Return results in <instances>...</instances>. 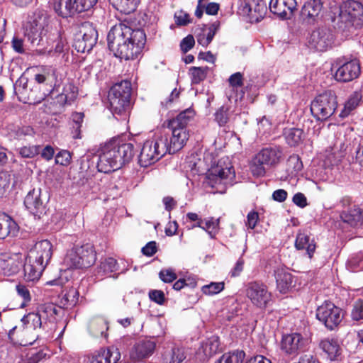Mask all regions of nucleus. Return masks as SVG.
<instances>
[{"mask_svg": "<svg viewBox=\"0 0 363 363\" xmlns=\"http://www.w3.org/2000/svg\"><path fill=\"white\" fill-rule=\"evenodd\" d=\"M108 48L116 57L129 60L136 58L146 42L145 33L123 23L113 26L107 35Z\"/></svg>", "mask_w": 363, "mask_h": 363, "instance_id": "obj_1", "label": "nucleus"}, {"mask_svg": "<svg viewBox=\"0 0 363 363\" xmlns=\"http://www.w3.org/2000/svg\"><path fill=\"white\" fill-rule=\"evenodd\" d=\"M134 155V145L120 139H113L105 143L100 149L97 169L108 174L121 169L128 163Z\"/></svg>", "mask_w": 363, "mask_h": 363, "instance_id": "obj_2", "label": "nucleus"}, {"mask_svg": "<svg viewBox=\"0 0 363 363\" xmlns=\"http://www.w3.org/2000/svg\"><path fill=\"white\" fill-rule=\"evenodd\" d=\"M206 174V183L212 188L221 187L220 191L235 183V169L228 158L219 160L216 165L208 169Z\"/></svg>", "mask_w": 363, "mask_h": 363, "instance_id": "obj_3", "label": "nucleus"}, {"mask_svg": "<svg viewBox=\"0 0 363 363\" xmlns=\"http://www.w3.org/2000/svg\"><path fill=\"white\" fill-rule=\"evenodd\" d=\"M167 135L160 133L155 135L152 139L147 140L143 145L139 155V163L140 166L147 167L150 166L167 153Z\"/></svg>", "mask_w": 363, "mask_h": 363, "instance_id": "obj_4", "label": "nucleus"}, {"mask_svg": "<svg viewBox=\"0 0 363 363\" xmlns=\"http://www.w3.org/2000/svg\"><path fill=\"white\" fill-rule=\"evenodd\" d=\"M130 82L122 81L112 86L108 92V99L110 111L114 116H122L128 111L130 107Z\"/></svg>", "mask_w": 363, "mask_h": 363, "instance_id": "obj_5", "label": "nucleus"}, {"mask_svg": "<svg viewBox=\"0 0 363 363\" xmlns=\"http://www.w3.org/2000/svg\"><path fill=\"white\" fill-rule=\"evenodd\" d=\"M96 260V253L91 244L74 246L69 250L64 262L69 269H85L92 266Z\"/></svg>", "mask_w": 363, "mask_h": 363, "instance_id": "obj_6", "label": "nucleus"}, {"mask_svg": "<svg viewBox=\"0 0 363 363\" xmlns=\"http://www.w3.org/2000/svg\"><path fill=\"white\" fill-rule=\"evenodd\" d=\"M282 157L279 147H269L262 149L252 159L250 169L255 177H263L266 170L277 165Z\"/></svg>", "mask_w": 363, "mask_h": 363, "instance_id": "obj_7", "label": "nucleus"}, {"mask_svg": "<svg viewBox=\"0 0 363 363\" xmlns=\"http://www.w3.org/2000/svg\"><path fill=\"white\" fill-rule=\"evenodd\" d=\"M337 107V96L332 91L318 95L311 104V111L318 121H325L333 115Z\"/></svg>", "mask_w": 363, "mask_h": 363, "instance_id": "obj_8", "label": "nucleus"}, {"mask_svg": "<svg viewBox=\"0 0 363 363\" xmlns=\"http://www.w3.org/2000/svg\"><path fill=\"white\" fill-rule=\"evenodd\" d=\"M246 296L256 308L263 310L272 303V294L268 286L260 281L249 282L245 289Z\"/></svg>", "mask_w": 363, "mask_h": 363, "instance_id": "obj_9", "label": "nucleus"}, {"mask_svg": "<svg viewBox=\"0 0 363 363\" xmlns=\"http://www.w3.org/2000/svg\"><path fill=\"white\" fill-rule=\"evenodd\" d=\"M342 311L330 301H325L318 307L316 318L328 330H334L342 320Z\"/></svg>", "mask_w": 363, "mask_h": 363, "instance_id": "obj_10", "label": "nucleus"}, {"mask_svg": "<svg viewBox=\"0 0 363 363\" xmlns=\"http://www.w3.org/2000/svg\"><path fill=\"white\" fill-rule=\"evenodd\" d=\"M98 33L93 24L86 21L81 24L74 43L78 52H90L97 41Z\"/></svg>", "mask_w": 363, "mask_h": 363, "instance_id": "obj_11", "label": "nucleus"}, {"mask_svg": "<svg viewBox=\"0 0 363 363\" xmlns=\"http://www.w3.org/2000/svg\"><path fill=\"white\" fill-rule=\"evenodd\" d=\"M308 345V340L298 333L284 335L281 340V350L291 356H296L304 351Z\"/></svg>", "mask_w": 363, "mask_h": 363, "instance_id": "obj_12", "label": "nucleus"}, {"mask_svg": "<svg viewBox=\"0 0 363 363\" xmlns=\"http://www.w3.org/2000/svg\"><path fill=\"white\" fill-rule=\"evenodd\" d=\"M334 35L330 29L320 28L311 32L308 39V46L317 51L323 52L332 47Z\"/></svg>", "mask_w": 363, "mask_h": 363, "instance_id": "obj_13", "label": "nucleus"}, {"mask_svg": "<svg viewBox=\"0 0 363 363\" xmlns=\"http://www.w3.org/2000/svg\"><path fill=\"white\" fill-rule=\"evenodd\" d=\"M53 252V246L48 240H43L35 243L28 254V260L30 262L39 263L47 267L49 264Z\"/></svg>", "mask_w": 363, "mask_h": 363, "instance_id": "obj_14", "label": "nucleus"}, {"mask_svg": "<svg viewBox=\"0 0 363 363\" xmlns=\"http://www.w3.org/2000/svg\"><path fill=\"white\" fill-rule=\"evenodd\" d=\"M9 338L11 342L21 346L32 345L38 338L36 330L30 328L22 325L18 328L14 326L8 333Z\"/></svg>", "mask_w": 363, "mask_h": 363, "instance_id": "obj_15", "label": "nucleus"}, {"mask_svg": "<svg viewBox=\"0 0 363 363\" xmlns=\"http://www.w3.org/2000/svg\"><path fill=\"white\" fill-rule=\"evenodd\" d=\"M167 128L172 132V136L167 135V149L169 154H174L180 150L189 139L187 128L174 127L172 123H167Z\"/></svg>", "mask_w": 363, "mask_h": 363, "instance_id": "obj_16", "label": "nucleus"}, {"mask_svg": "<svg viewBox=\"0 0 363 363\" xmlns=\"http://www.w3.org/2000/svg\"><path fill=\"white\" fill-rule=\"evenodd\" d=\"M240 10L248 16L251 21L259 22L266 13L267 5L264 0H242Z\"/></svg>", "mask_w": 363, "mask_h": 363, "instance_id": "obj_17", "label": "nucleus"}, {"mask_svg": "<svg viewBox=\"0 0 363 363\" xmlns=\"http://www.w3.org/2000/svg\"><path fill=\"white\" fill-rule=\"evenodd\" d=\"M348 21L355 28L363 26V0H347L343 6Z\"/></svg>", "mask_w": 363, "mask_h": 363, "instance_id": "obj_18", "label": "nucleus"}, {"mask_svg": "<svg viewBox=\"0 0 363 363\" xmlns=\"http://www.w3.org/2000/svg\"><path fill=\"white\" fill-rule=\"evenodd\" d=\"M360 65L357 60H352L340 65L335 73V79L340 82H348L360 74Z\"/></svg>", "mask_w": 363, "mask_h": 363, "instance_id": "obj_19", "label": "nucleus"}, {"mask_svg": "<svg viewBox=\"0 0 363 363\" xmlns=\"http://www.w3.org/2000/svg\"><path fill=\"white\" fill-rule=\"evenodd\" d=\"M22 266L21 256L19 254H0V274L11 276L18 272Z\"/></svg>", "mask_w": 363, "mask_h": 363, "instance_id": "obj_20", "label": "nucleus"}, {"mask_svg": "<svg viewBox=\"0 0 363 363\" xmlns=\"http://www.w3.org/2000/svg\"><path fill=\"white\" fill-rule=\"evenodd\" d=\"M60 85L55 84L53 89L50 91L52 96H54L55 94H57L56 99L60 105L64 106L70 104L76 99L78 94V89L72 82H67L64 83L62 91H60Z\"/></svg>", "mask_w": 363, "mask_h": 363, "instance_id": "obj_21", "label": "nucleus"}, {"mask_svg": "<svg viewBox=\"0 0 363 363\" xmlns=\"http://www.w3.org/2000/svg\"><path fill=\"white\" fill-rule=\"evenodd\" d=\"M156 342L152 340L143 339L138 341L130 351V358L139 362L150 357L155 352Z\"/></svg>", "mask_w": 363, "mask_h": 363, "instance_id": "obj_22", "label": "nucleus"}, {"mask_svg": "<svg viewBox=\"0 0 363 363\" xmlns=\"http://www.w3.org/2000/svg\"><path fill=\"white\" fill-rule=\"evenodd\" d=\"M24 205L26 208L34 216L40 217L45 212V206L41 198L40 189H33L30 191L25 197Z\"/></svg>", "mask_w": 363, "mask_h": 363, "instance_id": "obj_23", "label": "nucleus"}, {"mask_svg": "<svg viewBox=\"0 0 363 363\" xmlns=\"http://www.w3.org/2000/svg\"><path fill=\"white\" fill-rule=\"evenodd\" d=\"M296 6V0H271L269 9L274 14L286 18L293 13Z\"/></svg>", "mask_w": 363, "mask_h": 363, "instance_id": "obj_24", "label": "nucleus"}, {"mask_svg": "<svg viewBox=\"0 0 363 363\" xmlns=\"http://www.w3.org/2000/svg\"><path fill=\"white\" fill-rule=\"evenodd\" d=\"M121 358V353L114 347L101 349L89 357V363H117Z\"/></svg>", "mask_w": 363, "mask_h": 363, "instance_id": "obj_25", "label": "nucleus"}, {"mask_svg": "<svg viewBox=\"0 0 363 363\" xmlns=\"http://www.w3.org/2000/svg\"><path fill=\"white\" fill-rule=\"evenodd\" d=\"M219 28L220 22L218 21L208 25H203L196 34L197 43L206 48L211 43Z\"/></svg>", "mask_w": 363, "mask_h": 363, "instance_id": "obj_26", "label": "nucleus"}, {"mask_svg": "<svg viewBox=\"0 0 363 363\" xmlns=\"http://www.w3.org/2000/svg\"><path fill=\"white\" fill-rule=\"evenodd\" d=\"M45 30L43 26L37 21L30 22L26 26L25 38L31 44L32 46L40 45L45 35Z\"/></svg>", "mask_w": 363, "mask_h": 363, "instance_id": "obj_27", "label": "nucleus"}, {"mask_svg": "<svg viewBox=\"0 0 363 363\" xmlns=\"http://www.w3.org/2000/svg\"><path fill=\"white\" fill-rule=\"evenodd\" d=\"M184 167L186 172H190L193 175L203 174L207 170L204 160L201 158V155L198 153H192L188 155L185 159Z\"/></svg>", "mask_w": 363, "mask_h": 363, "instance_id": "obj_28", "label": "nucleus"}, {"mask_svg": "<svg viewBox=\"0 0 363 363\" xmlns=\"http://www.w3.org/2000/svg\"><path fill=\"white\" fill-rule=\"evenodd\" d=\"M295 247L298 250H306L308 258L311 259L316 249V242L306 232H298L295 240Z\"/></svg>", "mask_w": 363, "mask_h": 363, "instance_id": "obj_29", "label": "nucleus"}, {"mask_svg": "<svg viewBox=\"0 0 363 363\" xmlns=\"http://www.w3.org/2000/svg\"><path fill=\"white\" fill-rule=\"evenodd\" d=\"M340 217L343 222L352 227H359L363 224V208L354 205L342 212Z\"/></svg>", "mask_w": 363, "mask_h": 363, "instance_id": "obj_30", "label": "nucleus"}, {"mask_svg": "<svg viewBox=\"0 0 363 363\" xmlns=\"http://www.w3.org/2000/svg\"><path fill=\"white\" fill-rule=\"evenodd\" d=\"M277 288L281 294L288 292L294 285V277L292 274L285 269H278L275 271Z\"/></svg>", "mask_w": 363, "mask_h": 363, "instance_id": "obj_31", "label": "nucleus"}, {"mask_svg": "<svg viewBox=\"0 0 363 363\" xmlns=\"http://www.w3.org/2000/svg\"><path fill=\"white\" fill-rule=\"evenodd\" d=\"M320 349L328 355V357L333 361L337 359L341 354L342 349L338 340L334 338H325L320 342Z\"/></svg>", "mask_w": 363, "mask_h": 363, "instance_id": "obj_32", "label": "nucleus"}, {"mask_svg": "<svg viewBox=\"0 0 363 363\" xmlns=\"http://www.w3.org/2000/svg\"><path fill=\"white\" fill-rule=\"evenodd\" d=\"M18 231L17 223L6 213H0V239L8 235H16Z\"/></svg>", "mask_w": 363, "mask_h": 363, "instance_id": "obj_33", "label": "nucleus"}, {"mask_svg": "<svg viewBox=\"0 0 363 363\" xmlns=\"http://www.w3.org/2000/svg\"><path fill=\"white\" fill-rule=\"evenodd\" d=\"M45 269V267L43 264L29 262L28 257L27 256L23 266L25 279L28 281L38 280Z\"/></svg>", "mask_w": 363, "mask_h": 363, "instance_id": "obj_34", "label": "nucleus"}, {"mask_svg": "<svg viewBox=\"0 0 363 363\" xmlns=\"http://www.w3.org/2000/svg\"><path fill=\"white\" fill-rule=\"evenodd\" d=\"M36 311L40 315L42 320L45 321V326L48 327V322L53 323L55 320L60 309L55 304L48 303L38 306Z\"/></svg>", "mask_w": 363, "mask_h": 363, "instance_id": "obj_35", "label": "nucleus"}, {"mask_svg": "<svg viewBox=\"0 0 363 363\" xmlns=\"http://www.w3.org/2000/svg\"><path fill=\"white\" fill-rule=\"evenodd\" d=\"M54 10L62 18H67L77 12L74 0H58L54 4Z\"/></svg>", "mask_w": 363, "mask_h": 363, "instance_id": "obj_36", "label": "nucleus"}, {"mask_svg": "<svg viewBox=\"0 0 363 363\" xmlns=\"http://www.w3.org/2000/svg\"><path fill=\"white\" fill-rule=\"evenodd\" d=\"M108 329V322L103 317L94 318L89 322V330L90 333L94 337H106Z\"/></svg>", "mask_w": 363, "mask_h": 363, "instance_id": "obj_37", "label": "nucleus"}, {"mask_svg": "<svg viewBox=\"0 0 363 363\" xmlns=\"http://www.w3.org/2000/svg\"><path fill=\"white\" fill-rule=\"evenodd\" d=\"M21 322L23 325L30 328L33 330L40 328L45 330L47 328L45 321L42 320L40 315L38 314L37 311L25 315L21 318Z\"/></svg>", "mask_w": 363, "mask_h": 363, "instance_id": "obj_38", "label": "nucleus"}, {"mask_svg": "<svg viewBox=\"0 0 363 363\" xmlns=\"http://www.w3.org/2000/svg\"><path fill=\"white\" fill-rule=\"evenodd\" d=\"M194 110L189 108L182 111L176 118L169 120L168 123H172L174 127L187 128V125L194 119Z\"/></svg>", "mask_w": 363, "mask_h": 363, "instance_id": "obj_39", "label": "nucleus"}, {"mask_svg": "<svg viewBox=\"0 0 363 363\" xmlns=\"http://www.w3.org/2000/svg\"><path fill=\"white\" fill-rule=\"evenodd\" d=\"M119 269L116 259L113 257H106L101 259L99 266L97 267V275L99 277L111 276L112 272Z\"/></svg>", "mask_w": 363, "mask_h": 363, "instance_id": "obj_40", "label": "nucleus"}, {"mask_svg": "<svg viewBox=\"0 0 363 363\" xmlns=\"http://www.w3.org/2000/svg\"><path fill=\"white\" fill-rule=\"evenodd\" d=\"M343 133V144L342 148L345 147V150L349 148L351 145L354 146L358 144L359 139L357 133L354 132V128L350 125H342L340 127V133Z\"/></svg>", "mask_w": 363, "mask_h": 363, "instance_id": "obj_41", "label": "nucleus"}, {"mask_svg": "<svg viewBox=\"0 0 363 363\" xmlns=\"http://www.w3.org/2000/svg\"><path fill=\"white\" fill-rule=\"evenodd\" d=\"M362 99V94L360 91H355L353 92L345 102L344 108L340 113V116L342 118L347 116L351 111L359 106Z\"/></svg>", "mask_w": 363, "mask_h": 363, "instance_id": "obj_42", "label": "nucleus"}, {"mask_svg": "<svg viewBox=\"0 0 363 363\" xmlns=\"http://www.w3.org/2000/svg\"><path fill=\"white\" fill-rule=\"evenodd\" d=\"M322 9L320 0H309L306 2L302 8V15L308 18L314 20L318 16Z\"/></svg>", "mask_w": 363, "mask_h": 363, "instance_id": "obj_43", "label": "nucleus"}, {"mask_svg": "<svg viewBox=\"0 0 363 363\" xmlns=\"http://www.w3.org/2000/svg\"><path fill=\"white\" fill-rule=\"evenodd\" d=\"M140 3V0H113L114 7L125 14L134 12Z\"/></svg>", "mask_w": 363, "mask_h": 363, "instance_id": "obj_44", "label": "nucleus"}, {"mask_svg": "<svg viewBox=\"0 0 363 363\" xmlns=\"http://www.w3.org/2000/svg\"><path fill=\"white\" fill-rule=\"evenodd\" d=\"M79 299V292L77 289L71 287L60 298V304L63 308H72L74 306Z\"/></svg>", "mask_w": 363, "mask_h": 363, "instance_id": "obj_45", "label": "nucleus"}, {"mask_svg": "<svg viewBox=\"0 0 363 363\" xmlns=\"http://www.w3.org/2000/svg\"><path fill=\"white\" fill-rule=\"evenodd\" d=\"M284 135L290 146H296L302 141L303 132L300 128H289L285 130Z\"/></svg>", "mask_w": 363, "mask_h": 363, "instance_id": "obj_46", "label": "nucleus"}, {"mask_svg": "<svg viewBox=\"0 0 363 363\" xmlns=\"http://www.w3.org/2000/svg\"><path fill=\"white\" fill-rule=\"evenodd\" d=\"M203 353L206 357H211L219 352L220 343L219 338L213 335L209 337L202 346Z\"/></svg>", "mask_w": 363, "mask_h": 363, "instance_id": "obj_47", "label": "nucleus"}, {"mask_svg": "<svg viewBox=\"0 0 363 363\" xmlns=\"http://www.w3.org/2000/svg\"><path fill=\"white\" fill-rule=\"evenodd\" d=\"M186 358L184 350L179 347L172 348L171 352L163 356L164 363H182Z\"/></svg>", "mask_w": 363, "mask_h": 363, "instance_id": "obj_48", "label": "nucleus"}, {"mask_svg": "<svg viewBox=\"0 0 363 363\" xmlns=\"http://www.w3.org/2000/svg\"><path fill=\"white\" fill-rule=\"evenodd\" d=\"M209 68L208 67H191L189 69V75L191 83L198 84L203 81L207 75Z\"/></svg>", "mask_w": 363, "mask_h": 363, "instance_id": "obj_49", "label": "nucleus"}, {"mask_svg": "<svg viewBox=\"0 0 363 363\" xmlns=\"http://www.w3.org/2000/svg\"><path fill=\"white\" fill-rule=\"evenodd\" d=\"M245 357V353L243 351L237 350L223 354L218 363H242Z\"/></svg>", "mask_w": 363, "mask_h": 363, "instance_id": "obj_50", "label": "nucleus"}, {"mask_svg": "<svg viewBox=\"0 0 363 363\" xmlns=\"http://www.w3.org/2000/svg\"><path fill=\"white\" fill-rule=\"evenodd\" d=\"M347 268L352 272L363 269V252L352 255L347 262Z\"/></svg>", "mask_w": 363, "mask_h": 363, "instance_id": "obj_51", "label": "nucleus"}, {"mask_svg": "<svg viewBox=\"0 0 363 363\" xmlns=\"http://www.w3.org/2000/svg\"><path fill=\"white\" fill-rule=\"evenodd\" d=\"M224 288L225 283L223 281L211 282L201 287V292L207 296H213L221 292Z\"/></svg>", "mask_w": 363, "mask_h": 363, "instance_id": "obj_52", "label": "nucleus"}, {"mask_svg": "<svg viewBox=\"0 0 363 363\" xmlns=\"http://www.w3.org/2000/svg\"><path fill=\"white\" fill-rule=\"evenodd\" d=\"M229 108L226 106H220L215 113V121L219 126L225 125L229 121Z\"/></svg>", "mask_w": 363, "mask_h": 363, "instance_id": "obj_53", "label": "nucleus"}, {"mask_svg": "<svg viewBox=\"0 0 363 363\" xmlns=\"http://www.w3.org/2000/svg\"><path fill=\"white\" fill-rule=\"evenodd\" d=\"M351 318L354 321L363 322V300L358 299L353 304Z\"/></svg>", "mask_w": 363, "mask_h": 363, "instance_id": "obj_54", "label": "nucleus"}, {"mask_svg": "<svg viewBox=\"0 0 363 363\" xmlns=\"http://www.w3.org/2000/svg\"><path fill=\"white\" fill-rule=\"evenodd\" d=\"M40 148L39 145L23 146L18 148V152L22 157L32 158L40 152Z\"/></svg>", "mask_w": 363, "mask_h": 363, "instance_id": "obj_55", "label": "nucleus"}, {"mask_svg": "<svg viewBox=\"0 0 363 363\" xmlns=\"http://www.w3.org/2000/svg\"><path fill=\"white\" fill-rule=\"evenodd\" d=\"M219 220H215L213 218L203 221V230H205L211 236V238H213L217 231L218 227Z\"/></svg>", "mask_w": 363, "mask_h": 363, "instance_id": "obj_56", "label": "nucleus"}, {"mask_svg": "<svg viewBox=\"0 0 363 363\" xmlns=\"http://www.w3.org/2000/svg\"><path fill=\"white\" fill-rule=\"evenodd\" d=\"M16 289L17 294L19 296H21L23 301L21 303V308H24L27 306L28 303L30 301L31 297L29 292V290L26 286L22 284L16 285Z\"/></svg>", "mask_w": 363, "mask_h": 363, "instance_id": "obj_57", "label": "nucleus"}, {"mask_svg": "<svg viewBox=\"0 0 363 363\" xmlns=\"http://www.w3.org/2000/svg\"><path fill=\"white\" fill-rule=\"evenodd\" d=\"M160 279L165 283H171L177 279L175 271L172 268L162 269L159 273Z\"/></svg>", "mask_w": 363, "mask_h": 363, "instance_id": "obj_58", "label": "nucleus"}, {"mask_svg": "<svg viewBox=\"0 0 363 363\" xmlns=\"http://www.w3.org/2000/svg\"><path fill=\"white\" fill-rule=\"evenodd\" d=\"M73 128L75 129V133L73 136L74 138H80V128L82 123L83 122L84 113H74L72 114Z\"/></svg>", "mask_w": 363, "mask_h": 363, "instance_id": "obj_59", "label": "nucleus"}, {"mask_svg": "<svg viewBox=\"0 0 363 363\" xmlns=\"http://www.w3.org/2000/svg\"><path fill=\"white\" fill-rule=\"evenodd\" d=\"M77 12L81 13L91 9L97 2V0H74Z\"/></svg>", "mask_w": 363, "mask_h": 363, "instance_id": "obj_60", "label": "nucleus"}, {"mask_svg": "<svg viewBox=\"0 0 363 363\" xmlns=\"http://www.w3.org/2000/svg\"><path fill=\"white\" fill-rule=\"evenodd\" d=\"M71 153L67 150L60 151L55 156V162L60 165L67 166L71 162Z\"/></svg>", "mask_w": 363, "mask_h": 363, "instance_id": "obj_61", "label": "nucleus"}, {"mask_svg": "<svg viewBox=\"0 0 363 363\" xmlns=\"http://www.w3.org/2000/svg\"><path fill=\"white\" fill-rule=\"evenodd\" d=\"M148 295L151 301L159 305H163L165 302L164 294L161 290H150Z\"/></svg>", "mask_w": 363, "mask_h": 363, "instance_id": "obj_62", "label": "nucleus"}, {"mask_svg": "<svg viewBox=\"0 0 363 363\" xmlns=\"http://www.w3.org/2000/svg\"><path fill=\"white\" fill-rule=\"evenodd\" d=\"M259 220V213L257 211H251L247 216L245 225L248 229L253 230Z\"/></svg>", "mask_w": 363, "mask_h": 363, "instance_id": "obj_63", "label": "nucleus"}, {"mask_svg": "<svg viewBox=\"0 0 363 363\" xmlns=\"http://www.w3.org/2000/svg\"><path fill=\"white\" fill-rule=\"evenodd\" d=\"M42 72L37 73L34 76L35 81L38 84L47 83L50 79V69H48L45 67H41Z\"/></svg>", "mask_w": 363, "mask_h": 363, "instance_id": "obj_64", "label": "nucleus"}]
</instances>
